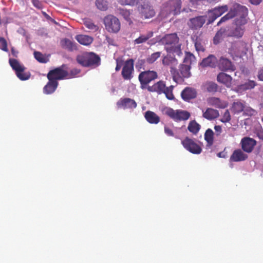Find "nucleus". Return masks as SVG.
I'll use <instances>...</instances> for the list:
<instances>
[{
    "label": "nucleus",
    "mask_w": 263,
    "mask_h": 263,
    "mask_svg": "<svg viewBox=\"0 0 263 263\" xmlns=\"http://www.w3.org/2000/svg\"><path fill=\"white\" fill-rule=\"evenodd\" d=\"M202 116L208 120H212L218 118L219 116V111L212 108H208L204 111L202 110Z\"/></svg>",
    "instance_id": "obj_25"
},
{
    "label": "nucleus",
    "mask_w": 263,
    "mask_h": 263,
    "mask_svg": "<svg viewBox=\"0 0 263 263\" xmlns=\"http://www.w3.org/2000/svg\"><path fill=\"white\" fill-rule=\"evenodd\" d=\"M206 16H198L190 18L187 23L190 28L197 30L201 28L206 22Z\"/></svg>",
    "instance_id": "obj_15"
},
{
    "label": "nucleus",
    "mask_w": 263,
    "mask_h": 263,
    "mask_svg": "<svg viewBox=\"0 0 263 263\" xmlns=\"http://www.w3.org/2000/svg\"><path fill=\"white\" fill-rule=\"evenodd\" d=\"M58 82L53 81H49L47 84L43 88V92L44 93L49 95L53 93L58 86Z\"/></svg>",
    "instance_id": "obj_30"
},
{
    "label": "nucleus",
    "mask_w": 263,
    "mask_h": 263,
    "mask_svg": "<svg viewBox=\"0 0 263 263\" xmlns=\"http://www.w3.org/2000/svg\"><path fill=\"white\" fill-rule=\"evenodd\" d=\"M181 144L185 149L192 154H199L202 152V148L199 143L188 137L181 141Z\"/></svg>",
    "instance_id": "obj_11"
},
{
    "label": "nucleus",
    "mask_w": 263,
    "mask_h": 263,
    "mask_svg": "<svg viewBox=\"0 0 263 263\" xmlns=\"http://www.w3.org/2000/svg\"><path fill=\"white\" fill-rule=\"evenodd\" d=\"M247 44L242 41H239L233 43L230 49L232 55L240 58L245 55L247 54Z\"/></svg>",
    "instance_id": "obj_12"
},
{
    "label": "nucleus",
    "mask_w": 263,
    "mask_h": 263,
    "mask_svg": "<svg viewBox=\"0 0 263 263\" xmlns=\"http://www.w3.org/2000/svg\"><path fill=\"white\" fill-rule=\"evenodd\" d=\"M173 86L166 87L165 82L161 80L148 87L147 90L149 92H156L159 95L164 93L168 100H172L174 99L173 93Z\"/></svg>",
    "instance_id": "obj_3"
},
{
    "label": "nucleus",
    "mask_w": 263,
    "mask_h": 263,
    "mask_svg": "<svg viewBox=\"0 0 263 263\" xmlns=\"http://www.w3.org/2000/svg\"><path fill=\"white\" fill-rule=\"evenodd\" d=\"M118 107L123 109H134L137 107V103L132 99L128 98H121L117 103Z\"/></svg>",
    "instance_id": "obj_19"
},
{
    "label": "nucleus",
    "mask_w": 263,
    "mask_h": 263,
    "mask_svg": "<svg viewBox=\"0 0 263 263\" xmlns=\"http://www.w3.org/2000/svg\"><path fill=\"white\" fill-rule=\"evenodd\" d=\"M85 26L91 30H96L98 27L90 21H85L84 23Z\"/></svg>",
    "instance_id": "obj_54"
},
{
    "label": "nucleus",
    "mask_w": 263,
    "mask_h": 263,
    "mask_svg": "<svg viewBox=\"0 0 263 263\" xmlns=\"http://www.w3.org/2000/svg\"><path fill=\"white\" fill-rule=\"evenodd\" d=\"M146 120L150 124H158L160 121V117L154 112L150 110L146 111L144 114Z\"/></svg>",
    "instance_id": "obj_27"
},
{
    "label": "nucleus",
    "mask_w": 263,
    "mask_h": 263,
    "mask_svg": "<svg viewBox=\"0 0 263 263\" xmlns=\"http://www.w3.org/2000/svg\"><path fill=\"white\" fill-rule=\"evenodd\" d=\"M162 111L164 115L167 116L176 122L186 121L191 116L190 113L186 110L181 109L174 110L170 107L164 108Z\"/></svg>",
    "instance_id": "obj_4"
},
{
    "label": "nucleus",
    "mask_w": 263,
    "mask_h": 263,
    "mask_svg": "<svg viewBox=\"0 0 263 263\" xmlns=\"http://www.w3.org/2000/svg\"><path fill=\"white\" fill-rule=\"evenodd\" d=\"M244 110L243 111V115L244 116H253L257 114V111L254 109L252 108L249 106H245Z\"/></svg>",
    "instance_id": "obj_42"
},
{
    "label": "nucleus",
    "mask_w": 263,
    "mask_h": 263,
    "mask_svg": "<svg viewBox=\"0 0 263 263\" xmlns=\"http://www.w3.org/2000/svg\"><path fill=\"white\" fill-rule=\"evenodd\" d=\"M121 66L119 64V63L117 62V65L116 66V71H119L121 69Z\"/></svg>",
    "instance_id": "obj_64"
},
{
    "label": "nucleus",
    "mask_w": 263,
    "mask_h": 263,
    "mask_svg": "<svg viewBox=\"0 0 263 263\" xmlns=\"http://www.w3.org/2000/svg\"><path fill=\"white\" fill-rule=\"evenodd\" d=\"M224 32V30L222 29H221L217 31L213 40V42L215 44H217L219 42V40L221 39Z\"/></svg>",
    "instance_id": "obj_47"
},
{
    "label": "nucleus",
    "mask_w": 263,
    "mask_h": 263,
    "mask_svg": "<svg viewBox=\"0 0 263 263\" xmlns=\"http://www.w3.org/2000/svg\"><path fill=\"white\" fill-rule=\"evenodd\" d=\"M218 67L223 71H234L235 70L234 65L232 62L227 58L221 57L218 61Z\"/></svg>",
    "instance_id": "obj_16"
},
{
    "label": "nucleus",
    "mask_w": 263,
    "mask_h": 263,
    "mask_svg": "<svg viewBox=\"0 0 263 263\" xmlns=\"http://www.w3.org/2000/svg\"><path fill=\"white\" fill-rule=\"evenodd\" d=\"M248 158V155L241 149L235 150L230 157V161L232 162L242 161Z\"/></svg>",
    "instance_id": "obj_24"
},
{
    "label": "nucleus",
    "mask_w": 263,
    "mask_h": 263,
    "mask_svg": "<svg viewBox=\"0 0 263 263\" xmlns=\"http://www.w3.org/2000/svg\"><path fill=\"white\" fill-rule=\"evenodd\" d=\"M249 1L251 4L257 6L261 3L262 0H249Z\"/></svg>",
    "instance_id": "obj_60"
},
{
    "label": "nucleus",
    "mask_w": 263,
    "mask_h": 263,
    "mask_svg": "<svg viewBox=\"0 0 263 263\" xmlns=\"http://www.w3.org/2000/svg\"><path fill=\"white\" fill-rule=\"evenodd\" d=\"M162 64L165 66H169L170 67V72L173 79H178V78H180L178 70L176 68L178 64L177 59L171 55H166L162 59Z\"/></svg>",
    "instance_id": "obj_13"
},
{
    "label": "nucleus",
    "mask_w": 263,
    "mask_h": 263,
    "mask_svg": "<svg viewBox=\"0 0 263 263\" xmlns=\"http://www.w3.org/2000/svg\"><path fill=\"white\" fill-rule=\"evenodd\" d=\"M161 55V52H156L152 53L146 58V61L149 64L154 63Z\"/></svg>",
    "instance_id": "obj_43"
},
{
    "label": "nucleus",
    "mask_w": 263,
    "mask_h": 263,
    "mask_svg": "<svg viewBox=\"0 0 263 263\" xmlns=\"http://www.w3.org/2000/svg\"><path fill=\"white\" fill-rule=\"evenodd\" d=\"M217 156L219 158H225L226 154L223 152H219L217 154Z\"/></svg>",
    "instance_id": "obj_63"
},
{
    "label": "nucleus",
    "mask_w": 263,
    "mask_h": 263,
    "mask_svg": "<svg viewBox=\"0 0 263 263\" xmlns=\"http://www.w3.org/2000/svg\"><path fill=\"white\" fill-rule=\"evenodd\" d=\"M67 69V65L63 64L59 67L50 70L47 76L48 80L58 82V80H63L68 77V72L66 70Z\"/></svg>",
    "instance_id": "obj_7"
},
{
    "label": "nucleus",
    "mask_w": 263,
    "mask_h": 263,
    "mask_svg": "<svg viewBox=\"0 0 263 263\" xmlns=\"http://www.w3.org/2000/svg\"><path fill=\"white\" fill-rule=\"evenodd\" d=\"M231 117L229 110L227 109L223 113L221 121L223 123H227L231 120Z\"/></svg>",
    "instance_id": "obj_50"
},
{
    "label": "nucleus",
    "mask_w": 263,
    "mask_h": 263,
    "mask_svg": "<svg viewBox=\"0 0 263 263\" xmlns=\"http://www.w3.org/2000/svg\"><path fill=\"white\" fill-rule=\"evenodd\" d=\"M197 92L194 89L189 87L185 88L181 92V97L184 100L188 101L196 97Z\"/></svg>",
    "instance_id": "obj_26"
},
{
    "label": "nucleus",
    "mask_w": 263,
    "mask_h": 263,
    "mask_svg": "<svg viewBox=\"0 0 263 263\" xmlns=\"http://www.w3.org/2000/svg\"><path fill=\"white\" fill-rule=\"evenodd\" d=\"M11 53L14 56L16 57L18 54V51H16L13 47L11 48Z\"/></svg>",
    "instance_id": "obj_62"
},
{
    "label": "nucleus",
    "mask_w": 263,
    "mask_h": 263,
    "mask_svg": "<svg viewBox=\"0 0 263 263\" xmlns=\"http://www.w3.org/2000/svg\"><path fill=\"white\" fill-rule=\"evenodd\" d=\"M0 49L6 52L8 51L7 41L3 37H0Z\"/></svg>",
    "instance_id": "obj_48"
},
{
    "label": "nucleus",
    "mask_w": 263,
    "mask_h": 263,
    "mask_svg": "<svg viewBox=\"0 0 263 263\" xmlns=\"http://www.w3.org/2000/svg\"><path fill=\"white\" fill-rule=\"evenodd\" d=\"M195 57L193 54L190 52H186L185 57L184 59L183 62L185 65H189L190 66L195 62Z\"/></svg>",
    "instance_id": "obj_39"
},
{
    "label": "nucleus",
    "mask_w": 263,
    "mask_h": 263,
    "mask_svg": "<svg viewBox=\"0 0 263 263\" xmlns=\"http://www.w3.org/2000/svg\"><path fill=\"white\" fill-rule=\"evenodd\" d=\"M120 14L124 17L125 20L128 21L130 20V12L127 9H122L120 10Z\"/></svg>",
    "instance_id": "obj_49"
},
{
    "label": "nucleus",
    "mask_w": 263,
    "mask_h": 263,
    "mask_svg": "<svg viewBox=\"0 0 263 263\" xmlns=\"http://www.w3.org/2000/svg\"><path fill=\"white\" fill-rule=\"evenodd\" d=\"M246 104V102L243 100H236L232 104L231 111L234 114H239L243 112Z\"/></svg>",
    "instance_id": "obj_23"
},
{
    "label": "nucleus",
    "mask_w": 263,
    "mask_h": 263,
    "mask_svg": "<svg viewBox=\"0 0 263 263\" xmlns=\"http://www.w3.org/2000/svg\"><path fill=\"white\" fill-rule=\"evenodd\" d=\"M118 2L122 6H134L138 4L139 0H118Z\"/></svg>",
    "instance_id": "obj_44"
},
{
    "label": "nucleus",
    "mask_w": 263,
    "mask_h": 263,
    "mask_svg": "<svg viewBox=\"0 0 263 263\" xmlns=\"http://www.w3.org/2000/svg\"><path fill=\"white\" fill-rule=\"evenodd\" d=\"M60 44L62 48L70 52L78 50L77 44L67 38L61 40Z\"/></svg>",
    "instance_id": "obj_22"
},
{
    "label": "nucleus",
    "mask_w": 263,
    "mask_h": 263,
    "mask_svg": "<svg viewBox=\"0 0 263 263\" xmlns=\"http://www.w3.org/2000/svg\"><path fill=\"white\" fill-rule=\"evenodd\" d=\"M145 61L144 60H139L136 65V67L139 70L141 68H144L145 65Z\"/></svg>",
    "instance_id": "obj_55"
},
{
    "label": "nucleus",
    "mask_w": 263,
    "mask_h": 263,
    "mask_svg": "<svg viewBox=\"0 0 263 263\" xmlns=\"http://www.w3.org/2000/svg\"><path fill=\"white\" fill-rule=\"evenodd\" d=\"M103 23L106 30L110 33H118L121 28L119 20L115 16L109 14L104 17Z\"/></svg>",
    "instance_id": "obj_6"
},
{
    "label": "nucleus",
    "mask_w": 263,
    "mask_h": 263,
    "mask_svg": "<svg viewBox=\"0 0 263 263\" xmlns=\"http://www.w3.org/2000/svg\"><path fill=\"white\" fill-rule=\"evenodd\" d=\"M257 136L259 139L263 140V130H261L257 133Z\"/></svg>",
    "instance_id": "obj_61"
},
{
    "label": "nucleus",
    "mask_w": 263,
    "mask_h": 263,
    "mask_svg": "<svg viewBox=\"0 0 263 263\" xmlns=\"http://www.w3.org/2000/svg\"><path fill=\"white\" fill-rule=\"evenodd\" d=\"M134 61L132 59L126 60L123 66L121 74L125 80H130L133 77V73L134 71Z\"/></svg>",
    "instance_id": "obj_14"
},
{
    "label": "nucleus",
    "mask_w": 263,
    "mask_h": 263,
    "mask_svg": "<svg viewBox=\"0 0 263 263\" xmlns=\"http://www.w3.org/2000/svg\"><path fill=\"white\" fill-rule=\"evenodd\" d=\"M75 39L81 45H90L93 42V39L90 36L84 34H78L75 36Z\"/></svg>",
    "instance_id": "obj_28"
},
{
    "label": "nucleus",
    "mask_w": 263,
    "mask_h": 263,
    "mask_svg": "<svg viewBox=\"0 0 263 263\" xmlns=\"http://www.w3.org/2000/svg\"><path fill=\"white\" fill-rule=\"evenodd\" d=\"M214 129L215 130L216 135L217 136L220 135L222 132V128L220 125H215L214 126Z\"/></svg>",
    "instance_id": "obj_58"
},
{
    "label": "nucleus",
    "mask_w": 263,
    "mask_h": 263,
    "mask_svg": "<svg viewBox=\"0 0 263 263\" xmlns=\"http://www.w3.org/2000/svg\"><path fill=\"white\" fill-rule=\"evenodd\" d=\"M207 102L209 105L215 106L219 108H223L226 106L219 98L214 97L208 98Z\"/></svg>",
    "instance_id": "obj_31"
},
{
    "label": "nucleus",
    "mask_w": 263,
    "mask_h": 263,
    "mask_svg": "<svg viewBox=\"0 0 263 263\" xmlns=\"http://www.w3.org/2000/svg\"><path fill=\"white\" fill-rule=\"evenodd\" d=\"M229 11L233 12V18L236 17L235 20L236 26H243L247 24V20L246 17L248 14V9L246 6L238 3H235Z\"/></svg>",
    "instance_id": "obj_1"
},
{
    "label": "nucleus",
    "mask_w": 263,
    "mask_h": 263,
    "mask_svg": "<svg viewBox=\"0 0 263 263\" xmlns=\"http://www.w3.org/2000/svg\"><path fill=\"white\" fill-rule=\"evenodd\" d=\"M33 54L35 59L40 63H46L49 61L47 58L39 51H34Z\"/></svg>",
    "instance_id": "obj_38"
},
{
    "label": "nucleus",
    "mask_w": 263,
    "mask_h": 263,
    "mask_svg": "<svg viewBox=\"0 0 263 263\" xmlns=\"http://www.w3.org/2000/svg\"><path fill=\"white\" fill-rule=\"evenodd\" d=\"M200 129V125L195 121L193 120L190 122L187 129L194 135H196Z\"/></svg>",
    "instance_id": "obj_34"
},
{
    "label": "nucleus",
    "mask_w": 263,
    "mask_h": 263,
    "mask_svg": "<svg viewBox=\"0 0 263 263\" xmlns=\"http://www.w3.org/2000/svg\"><path fill=\"white\" fill-rule=\"evenodd\" d=\"M234 14L232 11H229L227 14H226L224 16L222 17L220 21L218 22L217 25H219L223 22H224L228 20L233 18Z\"/></svg>",
    "instance_id": "obj_45"
},
{
    "label": "nucleus",
    "mask_w": 263,
    "mask_h": 263,
    "mask_svg": "<svg viewBox=\"0 0 263 263\" xmlns=\"http://www.w3.org/2000/svg\"><path fill=\"white\" fill-rule=\"evenodd\" d=\"M105 40H106L107 43L109 45H112V46L116 45L115 40L112 37H110L108 36H106Z\"/></svg>",
    "instance_id": "obj_57"
},
{
    "label": "nucleus",
    "mask_w": 263,
    "mask_h": 263,
    "mask_svg": "<svg viewBox=\"0 0 263 263\" xmlns=\"http://www.w3.org/2000/svg\"><path fill=\"white\" fill-rule=\"evenodd\" d=\"M181 0H170L163 5L161 13L166 16L171 14L176 15L180 12Z\"/></svg>",
    "instance_id": "obj_8"
},
{
    "label": "nucleus",
    "mask_w": 263,
    "mask_h": 263,
    "mask_svg": "<svg viewBox=\"0 0 263 263\" xmlns=\"http://www.w3.org/2000/svg\"><path fill=\"white\" fill-rule=\"evenodd\" d=\"M158 74L154 70H146L140 72L138 76V80L140 84V88L142 89L148 90V87L151 86L148 84L152 81L157 79Z\"/></svg>",
    "instance_id": "obj_5"
},
{
    "label": "nucleus",
    "mask_w": 263,
    "mask_h": 263,
    "mask_svg": "<svg viewBox=\"0 0 263 263\" xmlns=\"http://www.w3.org/2000/svg\"><path fill=\"white\" fill-rule=\"evenodd\" d=\"M257 78L259 81H263V68L258 70Z\"/></svg>",
    "instance_id": "obj_59"
},
{
    "label": "nucleus",
    "mask_w": 263,
    "mask_h": 263,
    "mask_svg": "<svg viewBox=\"0 0 263 263\" xmlns=\"http://www.w3.org/2000/svg\"><path fill=\"white\" fill-rule=\"evenodd\" d=\"M32 3L33 6L39 9L42 8V4L40 0H32Z\"/></svg>",
    "instance_id": "obj_56"
},
{
    "label": "nucleus",
    "mask_w": 263,
    "mask_h": 263,
    "mask_svg": "<svg viewBox=\"0 0 263 263\" xmlns=\"http://www.w3.org/2000/svg\"><path fill=\"white\" fill-rule=\"evenodd\" d=\"M153 35L154 32L152 31L147 32L145 34H141L139 37L134 41V44H140L145 43L150 38L152 37Z\"/></svg>",
    "instance_id": "obj_32"
},
{
    "label": "nucleus",
    "mask_w": 263,
    "mask_h": 263,
    "mask_svg": "<svg viewBox=\"0 0 263 263\" xmlns=\"http://www.w3.org/2000/svg\"><path fill=\"white\" fill-rule=\"evenodd\" d=\"M77 62L83 67L95 68L100 64V58L93 52H85L77 57Z\"/></svg>",
    "instance_id": "obj_2"
},
{
    "label": "nucleus",
    "mask_w": 263,
    "mask_h": 263,
    "mask_svg": "<svg viewBox=\"0 0 263 263\" xmlns=\"http://www.w3.org/2000/svg\"><path fill=\"white\" fill-rule=\"evenodd\" d=\"M164 133L168 136L175 137L176 138H178L177 136H175L173 130L169 127L165 126L164 128Z\"/></svg>",
    "instance_id": "obj_53"
},
{
    "label": "nucleus",
    "mask_w": 263,
    "mask_h": 263,
    "mask_svg": "<svg viewBox=\"0 0 263 263\" xmlns=\"http://www.w3.org/2000/svg\"><path fill=\"white\" fill-rule=\"evenodd\" d=\"M80 72V70L77 68H73L71 69L69 73L68 72V77L66 78L70 79L75 77L77 74Z\"/></svg>",
    "instance_id": "obj_52"
},
{
    "label": "nucleus",
    "mask_w": 263,
    "mask_h": 263,
    "mask_svg": "<svg viewBox=\"0 0 263 263\" xmlns=\"http://www.w3.org/2000/svg\"><path fill=\"white\" fill-rule=\"evenodd\" d=\"M208 17H209V19H208V24H209L212 23L217 17H218V16H217V15H216V13H215V12L214 11V10L213 9L209 10L208 11Z\"/></svg>",
    "instance_id": "obj_46"
},
{
    "label": "nucleus",
    "mask_w": 263,
    "mask_h": 263,
    "mask_svg": "<svg viewBox=\"0 0 263 263\" xmlns=\"http://www.w3.org/2000/svg\"><path fill=\"white\" fill-rule=\"evenodd\" d=\"M178 41L179 38L176 33L166 34L161 39L162 44L165 46V49L168 52L176 51Z\"/></svg>",
    "instance_id": "obj_9"
},
{
    "label": "nucleus",
    "mask_w": 263,
    "mask_h": 263,
    "mask_svg": "<svg viewBox=\"0 0 263 263\" xmlns=\"http://www.w3.org/2000/svg\"><path fill=\"white\" fill-rule=\"evenodd\" d=\"M241 148L245 152L251 153L256 144V141L251 138L245 137L241 140Z\"/></svg>",
    "instance_id": "obj_18"
},
{
    "label": "nucleus",
    "mask_w": 263,
    "mask_h": 263,
    "mask_svg": "<svg viewBox=\"0 0 263 263\" xmlns=\"http://www.w3.org/2000/svg\"><path fill=\"white\" fill-rule=\"evenodd\" d=\"M214 134L213 131L210 128L206 129L204 133V140L209 146H211L213 144Z\"/></svg>",
    "instance_id": "obj_36"
},
{
    "label": "nucleus",
    "mask_w": 263,
    "mask_h": 263,
    "mask_svg": "<svg viewBox=\"0 0 263 263\" xmlns=\"http://www.w3.org/2000/svg\"><path fill=\"white\" fill-rule=\"evenodd\" d=\"M228 9H229L227 5H223L222 6L217 7L213 9V10L216 13V15H217V16L218 17H219L224 13L228 11Z\"/></svg>",
    "instance_id": "obj_41"
},
{
    "label": "nucleus",
    "mask_w": 263,
    "mask_h": 263,
    "mask_svg": "<svg viewBox=\"0 0 263 263\" xmlns=\"http://www.w3.org/2000/svg\"><path fill=\"white\" fill-rule=\"evenodd\" d=\"M140 12L142 17L145 18H149L154 17L155 15V12L152 6L147 3H144L141 5L140 7Z\"/></svg>",
    "instance_id": "obj_20"
},
{
    "label": "nucleus",
    "mask_w": 263,
    "mask_h": 263,
    "mask_svg": "<svg viewBox=\"0 0 263 263\" xmlns=\"http://www.w3.org/2000/svg\"><path fill=\"white\" fill-rule=\"evenodd\" d=\"M195 47L196 50L198 52H199V51L203 52L204 50V47H203L202 44L201 43L200 40H198V39H197L195 40Z\"/></svg>",
    "instance_id": "obj_51"
},
{
    "label": "nucleus",
    "mask_w": 263,
    "mask_h": 263,
    "mask_svg": "<svg viewBox=\"0 0 263 263\" xmlns=\"http://www.w3.org/2000/svg\"><path fill=\"white\" fill-rule=\"evenodd\" d=\"M256 85L257 84L254 81L249 80L247 82L238 85V88L240 90L246 91L254 88Z\"/></svg>",
    "instance_id": "obj_35"
},
{
    "label": "nucleus",
    "mask_w": 263,
    "mask_h": 263,
    "mask_svg": "<svg viewBox=\"0 0 263 263\" xmlns=\"http://www.w3.org/2000/svg\"><path fill=\"white\" fill-rule=\"evenodd\" d=\"M191 66L189 65L182 64L179 67L178 74L180 78L178 79H173L177 83H181L183 81V78H188L191 76Z\"/></svg>",
    "instance_id": "obj_17"
},
{
    "label": "nucleus",
    "mask_w": 263,
    "mask_h": 263,
    "mask_svg": "<svg viewBox=\"0 0 263 263\" xmlns=\"http://www.w3.org/2000/svg\"><path fill=\"white\" fill-rule=\"evenodd\" d=\"M217 63V59L213 55H210L208 57L203 59L200 63V65L203 67H215Z\"/></svg>",
    "instance_id": "obj_29"
},
{
    "label": "nucleus",
    "mask_w": 263,
    "mask_h": 263,
    "mask_svg": "<svg viewBox=\"0 0 263 263\" xmlns=\"http://www.w3.org/2000/svg\"><path fill=\"white\" fill-rule=\"evenodd\" d=\"M10 65L15 72L16 76L22 81L27 80L30 77L29 72H24L26 68L15 59H10Z\"/></svg>",
    "instance_id": "obj_10"
},
{
    "label": "nucleus",
    "mask_w": 263,
    "mask_h": 263,
    "mask_svg": "<svg viewBox=\"0 0 263 263\" xmlns=\"http://www.w3.org/2000/svg\"><path fill=\"white\" fill-rule=\"evenodd\" d=\"M233 79L231 76L223 72H220L217 76V81L226 87L230 88L232 86Z\"/></svg>",
    "instance_id": "obj_21"
},
{
    "label": "nucleus",
    "mask_w": 263,
    "mask_h": 263,
    "mask_svg": "<svg viewBox=\"0 0 263 263\" xmlns=\"http://www.w3.org/2000/svg\"><path fill=\"white\" fill-rule=\"evenodd\" d=\"M204 86L208 92L211 93L217 92L218 88L217 84L213 82H208L204 84Z\"/></svg>",
    "instance_id": "obj_37"
},
{
    "label": "nucleus",
    "mask_w": 263,
    "mask_h": 263,
    "mask_svg": "<svg viewBox=\"0 0 263 263\" xmlns=\"http://www.w3.org/2000/svg\"><path fill=\"white\" fill-rule=\"evenodd\" d=\"M96 5L97 8L101 11H106L108 9V3L104 0H97Z\"/></svg>",
    "instance_id": "obj_40"
},
{
    "label": "nucleus",
    "mask_w": 263,
    "mask_h": 263,
    "mask_svg": "<svg viewBox=\"0 0 263 263\" xmlns=\"http://www.w3.org/2000/svg\"><path fill=\"white\" fill-rule=\"evenodd\" d=\"M244 30L245 28L243 26H236V28L230 32L229 35L237 38H240L243 35Z\"/></svg>",
    "instance_id": "obj_33"
}]
</instances>
